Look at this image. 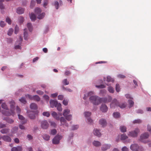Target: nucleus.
Returning <instances> with one entry per match:
<instances>
[{
    "label": "nucleus",
    "instance_id": "obj_1",
    "mask_svg": "<svg viewBox=\"0 0 151 151\" xmlns=\"http://www.w3.org/2000/svg\"><path fill=\"white\" fill-rule=\"evenodd\" d=\"M9 104L10 106V111L11 113L8 110H7V111L3 110L1 111L2 113L6 116H9L11 115H12V114H13L14 112V105L15 104L14 101L12 100L10 102Z\"/></svg>",
    "mask_w": 151,
    "mask_h": 151
},
{
    "label": "nucleus",
    "instance_id": "obj_2",
    "mask_svg": "<svg viewBox=\"0 0 151 151\" xmlns=\"http://www.w3.org/2000/svg\"><path fill=\"white\" fill-rule=\"evenodd\" d=\"M89 100L95 105H98L101 103V98L96 96H91L89 98Z\"/></svg>",
    "mask_w": 151,
    "mask_h": 151
},
{
    "label": "nucleus",
    "instance_id": "obj_3",
    "mask_svg": "<svg viewBox=\"0 0 151 151\" xmlns=\"http://www.w3.org/2000/svg\"><path fill=\"white\" fill-rule=\"evenodd\" d=\"M139 132V129L138 128H137L135 129L134 130L129 132L128 135L130 137H137Z\"/></svg>",
    "mask_w": 151,
    "mask_h": 151
},
{
    "label": "nucleus",
    "instance_id": "obj_4",
    "mask_svg": "<svg viewBox=\"0 0 151 151\" xmlns=\"http://www.w3.org/2000/svg\"><path fill=\"white\" fill-rule=\"evenodd\" d=\"M149 136L148 134L147 133H145L144 134H142L141 135L140 137V141L144 143H146L148 141H145V139H147Z\"/></svg>",
    "mask_w": 151,
    "mask_h": 151
},
{
    "label": "nucleus",
    "instance_id": "obj_5",
    "mask_svg": "<svg viewBox=\"0 0 151 151\" xmlns=\"http://www.w3.org/2000/svg\"><path fill=\"white\" fill-rule=\"evenodd\" d=\"M119 102L116 99H114L110 104V107L111 108H114L115 106H118Z\"/></svg>",
    "mask_w": 151,
    "mask_h": 151
},
{
    "label": "nucleus",
    "instance_id": "obj_6",
    "mask_svg": "<svg viewBox=\"0 0 151 151\" xmlns=\"http://www.w3.org/2000/svg\"><path fill=\"white\" fill-rule=\"evenodd\" d=\"M61 136L57 135L52 139V143L54 144H58L59 143L60 140L62 139Z\"/></svg>",
    "mask_w": 151,
    "mask_h": 151
},
{
    "label": "nucleus",
    "instance_id": "obj_7",
    "mask_svg": "<svg viewBox=\"0 0 151 151\" xmlns=\"http://www.w3.org/2000/svg\"><path fill=\"white\" fill-rule=\"evenodd\" d=\"M41 128L44 129H47L49 126V124L46 120H43L40 123Z\"/></svg>",
    "mask_w": 151,
    "mask_h": 151
},
{
    "label": "nucleus",
    "instance_id": "obj_8",
    "mask_svg": "<svg viewBox=\"0 0 151 151\" xmlns=\"http://www.w3.org/2000/svg\"><path fill=\"white\" fill-rule=\"evenodd\" d=\"M112 98L111 96H108L107 98H101V103L102 102L106 103L111 101Z\"/></svg>",
    "mask_w": 151,
    "mask_h": 151
},
{
    "label": "nucleus",
    "instance_id": "obj_9",
    "mask_svg": "<svg viewBox=\"0 0 151 151\" xmlns=\"http://www.w3.org/2000/svg\"><path fill=\"white\" fill-rule=\"evenodd\" d=\"M60 122L61 125H63V127H68V124L66 123V120L63 117H61L60 119Z\"/></svg>",
    "mask_w": 151,
    "mask_h": 151
},
{
    "label": "nucleus",
    "instance_id": "obj_10",
    "mask_svg": "<svg viewBox=\"0 0 151 151\" xmlns=\"http://www.w3.org/2000/svg\"><path fill=\"white\" fill-rule=\"evenodd\" d=\"M2 139L4 141L10 142H11L12 139L11 137L8 135H4L2 137Z\"/></svg>",
    "mask_w": 151,
    "mask_h": 151
},
{
    "label": "nucleus",
    "instance_id": "obj_11",
    "mask_svg": "<svg viewBox=\"0 0 151 151\" xmlns=\"http://www.w3.org/2000/svg\"><path fill=\"white\" fill-rule=\"evenodd\" d=\"M100 109L103 112H106L108 110V107L106 105L102 104L100 107Z\"/></svg>",
    "mask_w": 151,
    "mask_h": 151
},
{
    "label": "nucleus",
    "instance_id": "obj_12",
    "mask_svg": "<svg viewBox=\"0 0 151 151\" xmlns=\"http://www.w3.org/2000/svg\"><path fill=\"white\" fill-rule=\"evenodd\" d=\"M130 148L133 151H136L138 149L139 147L137 144H133L131 145Z\"/></svg>",
    "mask_w": 151,
    "mask_h": 151
},
{
    "label": "nucleus",
    "instance_id": "obj_13",
    "mask_svg": "<svg viewBox=\"0 0 151 151\" xmlns=\"http://www.w3.org/2000/svg\"><path fill=\"white\" fill-rule=\"evenodd\" d=\"M111 147V145L110 144H105L103 145L101 147V150L103 151L109 149Z\"/></svg>",
    "mask_w": 151,
    "mask_h": 151
},
{
    "label": "nucleus",
    "instance_id": "obj_14",
    "mask_svg": "<svg viewBox=\"0 0 151 151\" xmlns=\"http://www.w3.org/2000/svg\"><path fill=\"white\" fill-rule=\"evenodd\" d=\"M57 101L52 100H51L50 101V107L52 108H53L54 106L55 107L58 104Z\"/></svg>",
    "mask_w": 151,
    "mask_h": 151
},
{
    "label": "nucleus",
    "instance_id": "obj_15",
    "mask_svg": "<svg viewBox=\"0 0 151 151\" xmlns=\"http://www.w3.org/2000/svg\"><path fill=\"white\" fill-rule=\"evenodd\" d=\"M99 124L101 125L102 127H105L106 125V122L105 119H101L99 121Z\"/></svg>",
    "mask_w": 151,
    "mask_h": 151
},
{
    "label": "nucleus",
    "instance_id": "obj_16",
    "mask_svg": "<svg viewBox=\"0 0 151 151\" xmlns=\"http://www.w3.org/2000/svg\"><path fill=\"white\" fill-rule=\"evenodd\" d=\"M22 148L21 146H18L17 147H14L11 149V151H22Z\"/></svg>",
    "mask_w": 151,
    "mask_h": 151
},
{
    "label": "nucleus",
    "instance_id": "obj_17",
    "mask_svg": "<svg viewBox=\"0 0 151 151\" xmlns=\"http://www.w3.org/2000/svg\"><path fill=\"white\" fill-rule=\"evenodd\" d=\"M94 134L99 137H100L101 135V134L100 133L99 131L96 129H95L93 131Z\"/></svg>",
    "mask_w": 151,
    "mask_h": 151
},
{
    "label": "nucleus",
    "instance_id": "obj_18",
    "mask_svg": "<svg viewBox=\"0 0 151 151\" xmlns=\"http://www.w3.org/2000/svg\"><path fill=\"white\" fill-rule=\"evenodd\" d=\"M24 9L21 7L18 8L17 10V13L19 14H21L24 13Z\"/></svg>",
    "mask_w": 151,
    "mask_h": 151
},
{
    "label": "nucleus",
    "instance_id": "obj_19",
    "mask_svg": "<svg viewBox=\"0 0 151 151\" xmlns=\"http://www.w3.org/2000/svg\"><path fill=\"white\" fill-rule=\"evenodd\" d=\"M127 104L126 103H121L119 102L118 106L121 109L125 108L127 106Z\"/></svg>",
    "mask_w": 151,
    "mask_h": 151
},
{
    "label": "nucleus",
    "instance_id": "obj_20",
    "mask_svg": "<svg viewBox=\"0 0 151 151\" xmlns=\"http://www.w3.org/2000/svg\"><path fill=\"white\" fill-rule=\"evenodd\" d=\"M10 131L9 129L8 128H4L2 129L0 131V132L2 134H7Z\"/></svg>",
    "mask_w": 151,
    "mask_h": 151
},
{
    "label": "nucleus",
    "instance_id": "obj_21",
    "mask_svg": "<svg viewBox=\"0 0 151 151\" xmlns=\"http://www.w3.org/2000/svg\"><path fill=\"white\" fill-rule=\"evenodd\" d=\"M27 113L29 114L28 116L30 119H33L35 118V116L34 114L32 113H31V112L30 113H29V112L28 111H27Z\"/></svg>",
    "mask_w": 151,
    "mask_h": 151
},
{
    "label": "nucleus",
    "instance_id": "obj_22",
    "mask_svg": "<svg viewBox=\"0 0 151 151\" xmlns=\"http://www.w3.org/2000/svg\"><path fill=\"white\" fill-rule=\"evenodd\" d=\"M30 108L32 109L36 110L37 108V106L36 104L33 103L30 104Z\"/></svg>",
    "mask_w": 151,
    "mask_h": 151
},
{
    "label": "nucleus",
    "instance_id": "obj_23",
    "mask_svg": "<svg viewBox=\"0 0 151 151\" xmlns=\"http://www.w3.org/2000/svg\"><path fill=\"white\" fill-rule=\"evenodd\" d=\"M28 33L27 31V29H25L24 30V39L27 40L28 38Z\"/></svg>",
    "mask_w": 151,
    "mask_h": 151
},
{
    "label": "nucleus",
    "instance_id": "obj_24",
    "mask_svg": "<svg viewBox=\"0 0 151 151\" xmlns=\"http://www.w3.org/2000/svg\"><path fill=\"white\" fill-rule=\"evenodd\" d=\"M93 145L96 147H99L101 145V143L97 141H94L93 142Z\"/></svg>",
    "mask_w": 151,
    "mask_h": 151
},
{
    "label": "nucleus",
    "instance_id": "obj_25",
    "mask_svg": "<svg viewBox=\"0 0 151 151\" xmlns=\"http://www.w3.org/2000/svg\"><path fill=\"white\" fill-rule=\"evenodd\" d=\"M30 18L32 21H35L36 19V16L35 14L32 13L29 15Z\"/></svg>",
    "mask_w": 151,
    "mask_h": 151
},
{
    "label": "nucleus",
    "instance_id": "obj_26",
    "mask_svg": "<svg viewBox=\"0 0 151 151\" xmlns=\"http://www.w3.org/2000/svg\"><path fill=\"white\" fill-rule=\"evenodd\" d=\"M127 127L124 126H121L120 127V129L121 131L122 132H125L127 131Z\"/></svg>",
    "mask_w": 151,
    "mask_h": 151
},
{
    "label": "nucleus",
    "instance_id": "obj_27",
    "mask_svg": "<svg viewBox=\"0 0 151 151\" xmlns=\"http://www.w3.org/2000/svg\"><path fill=\"white\" fill-rule=\"evenodd\" d=\"M70 112V111L69 109H65L64 111V112L63 114V115L65 117L66 116L68 115V114H69Z\"/></svg>",
    "mask_w": 151,
    "mask_h": 151
},
{
    "label": "nucleus",
    "instance_id": "obj_28",
    "mask_svg": "<svg viewBox=\"0 0 151 151\" xmlns=\"http://www.w3.org/2000/svg\"><path fill=\"white\" fill-rule=\"evenodd\" d=\"M43 138L45 140L48 141L50 139V136L47 134H44L43 135Z\"/></svg>",
    "mask_w": 151,
    "mask_h": 151
},
{
    "label": "nucleus",
    "instance_id": "obj_29",
    "mask_svg": "<svg viewBox=\"0 0 151 151\" xmlns=\"http://www.w3.org/2000/svg\"><path fill=\"white\" fill-rule=\"evenodd\" d=\"M55 107H57V109L58 111H62V108L61 107V105L60 103H58V104H57V105H56Z\"/></svg>",
    "mask_w": 151,
    "mask_h": 151
},
{
    "label": "nucleus",
    "instance_id": "obj_30",
    "mask_svg": "<svg viewBox=\"0 0 151 151\" xmlns=\"http://www.w3.org/2000/svg\"><path fill=\"white\" fill-rule=\"evenodd\" d=\"M128 137L127 136L126 134H123L121 136V139L122 140H124L127 139Z\"/></svg>",
    "mask_w": 151,
    "mask_h": 151
},
{
    "label": "nucleus",
    "instance_id": "obj_31",
    "mask_svg": "<svg viewBox=\"0 0 151 151\" xmlns=\"http://www.w3.org/2000/svg\"><path fill=\"white\" fill-rule=\"evenodd\" d=\"M40 99L39 96L35 95L33 96V100H36L37 101H39L40 100Z\"/></svg>",
    "mask_w": 151,
    "mask_h": 151
},
{
    "label": "nucleus",
    "instance_id": "obj_32",
    "mask_svg": "<svg viewBox=\"0 0 151 151\" xmlns=\"http://www.w3.org/2000/svg\"><path fill=\"white\" fill-rule=\"evenodd\" d=\"M52 116L56 119L57 120H59V117H57V113L54 111L52 113Z\"/></svg>",
    "mask_w": 151,
    "mask_h": 151
},
{
    "label": "nucleus",
    "instance_id": "obj_33",
    "mask_svg": "<svg viewBox=\"0 0 151 151\" xmlns=\"http://www.w3.org/2000/svg\"><path fill=\"white\" fill-rule=\"evenodd\" d=\"M107 82H114V80L113 78H111L110 76H108L107 77Z\"/></svg>",
    "mask_w": 151,
    "mask_h": 151
},
{
    "label": "nucleus",
    "instance_id": "obj_34",
    "mask_svg": "<svg viewBox=\"0 0 151 151\" xmlns=\"http://www.w3.org/2000/svg\"><path fill=\"white\" fill-rule=\"evenodd\" d=\"M1 107L3 109H4L5 110H8V108L7 105L4 103H3L2 104Z\"/></svg>",
    "mask_w": 151,
    "mask_h": 151
},
{
    "label": "nucleus",
    "instance_id": "obj_35",
    "mask_svg": "<svg viewBox=\"0 0 151 151\" xmlns=\"http://www.w3.org/2000/svg\"><path fill=\"white\" fill-rule=\"evenodd\" d=\"M113 114L114 116L116 118H118L120 117V114L119 112H114Z\"/></svg>",
    "mask_w": 151,
    "mask_h": 151
},
{
    "label": "nucleus",
    "instance_id": "obj_36",
    "mask_svg": "<svg viewBox=\"0 0 151 151\" xmlns=\"http://www.w3.org/2000/svg\"><path fill=\"white\" fill-rule=\"evenodd\" d=\"M27 27L29 31L31 32L32 29V25L31 23H28L27 24Z\"/></svg>",
    "mask_w": 151,
    "mask_h": 151
},
{
    "label": "nucleus",
    "instance_id": "obj_37",
    "mask_svg": "<svg viewBox=\"0 0 151 151\" xmlns=\"http://www.w3.org/2000/svg\"><path fill=\"white\" fill-rule=\"evenodd\" d=\"M45 15V13H42L40 14L37 17V18L40 19H41L44 17Z\"/></svg>",
    "mask_w": 151,
    "mask_h": 151
},
{
    "label": "nucleus",
    "instance_id": "obj_38",
    "mask_svg": "<svg viewBox=\"0 0 151 151\" xmlns=\"http://www.w3.org/2000/svg\"><path fill=\"white\" fill-rule=\"evenodd\" d=\"M5 120L8 123L10 124L14 122V120L12 119L9 118H7Z\"/></svg>",
    "mask_w": 151,
    "mask_h": 151
},
{
    "label": "nucleus",
    "instance_id": "obj_39",
    "mask_svg": "<svg viewBox=\"0 0 151 151\" xmlns=\"http://www.w3.org/2000/svg\"><path fill=\"white\" fill-rule=\"evenodd\" d=\"M63 84L65 85H68L69 84V82L68 81L67 79H64L62 81Z\"/></svg>",
    "mask_w": 151,
    "mask_h": 151
},
{
    "label": "nucleus",
    "instance_id": "obj_40",
    "mask_svg": "<svg viewBox=\"0 0 151 151\" xmlns=\"http://www.w3.org/2000/svg\"><path fill=\"white\" fill-rule=\"evenodd\" d=\"M142 120L139 119H136L133 121V123L134 124H139L142 122Z\"/></svg>",
    "mask_w": 151,
    "mask_h": 151
},
{
    "label": "nucleus",
    "instance_id": "obj_41",
    "mask_svg": "<svg viewBox=\"0 0 151 151\" xmlns=\"http://www.w3.org/2000/svg\"><path fill=\"white\" fill-rule=\"evenodd\" d=\"M108 90L110 93H113L114 92V90L113 88L111 86H109L108 88Z\"/></svg>",
    "mask_w": 151,
    "mask_h": 151
},
{
    "label": "nucleus",
    "instance_id": "obj_42",
    "mask_svg": "<svg viewBox=\"0 0 151 151\" xmlns=\"http://www.w3.org/2000/svg\"><path fill=\"white\" fill-rule=\"evenodd\" d=\"M19 100L21 102L24 104L27 102L25 98L23 97H22L21 99H19Z\"/></svg>",
    "mask_w": 151,
    "mask_h": 151
},
{
    "label": "nucleus",
    "instance_id": "obj_43",
    "mask_svg": "<svg viewBox=\"0 0 151 151\" xmlns=\"http://www.w3.org/2000/svg\"><path fill=\"white\" fill-rule=\"evenodd\" d=\"M41 12V10L40 8H37L35 9V12L36 14H38Z\"/></svg>",
    "mask_w": 151,
    "mask_h": 151
},
{
    "label": "nucleus",
    "instance_id": "obj_44",
    "mask_svg": "<svg viewBox=\"0 0 151 151\" xmlns=\"http://www.w3.org/2000/svg\"><path fill=\"white\" fill-rule=\"evenodd\" d=\"M128 102L129 103L130 105L129 107V108L132 107L134 104V102L132 100H129L128 101Z\"/></svg>",
    "mask_w": 151,
    "mask_h": 151
},
{
    "label": "nucleus",
    "instance_id": "obj_45",
    "mask_svg": "<svg viewBox=\"0 0 151 151\" xmlns=\"http://www.w3.org/2000/svg\"><path fill=\"white\" fill-rule=\"evenodd\" d=\"M14 30L12 28H10L9 30H8V32L7 34L9 36H11Z\"/></svg>",
    "mask_w": 151,
    "mask_h": 151
},
{
    "label": "nucleus",
    "instance_id": "obj_46",
    "mask_svg": "<svg viewBox=\"0 0 151 151\" xmlns=\"http://www.w3.org/2000/svg\"><path fill=\"white\" fill-rule=\"evenodd\" d=\"M116 91L118 92L120 90V86L118 84H116Z\"/></svg>",
    "mask_w": 151,
    "mask_h": 151
},
{
    "label": "nucleus",
    "instance_id": "obj_47",
    "mask_svg": "<svg viewBox=\"0 0 151 151\" xmlns=\"http://www.w3.org/2000/svg\"><path fill=\"white\" fill-rule=\"evenodd\" d=\"M91 114V112H85L84 113V115L86 117H88L89 116H90Z\"/></svg>",
    "mask_w": 151,
    "mask_h": 151
},
{
    "label": "nucleus",
    "instance_id": "obj_48",
    "mask_svg": "<svg viewBox=\"0 0 151 151\" xmlns=\"http://www.w3.org/2000/svg\"><path fill=\"white\" fill-rule=\"evenodd\" d=\"M65 119L68 121H70L72 119V116L71 115H68L65 117Z\"/></svg>",
    "mask_w": 151,
    "mask_h": 151
},
{
    "label": "nucleus",
    "instance_id": "obj_49",
    "mask_svg": "<svg viewBox=\"0 0 151 151\" xmlns=\"http://www.w3.org/2000/svg\"><path fill=\"white\" fill-rule=\"evenodd\" d=\"M57 133V131L55 129H53L51 130L50 134L53 135H55Z\"/></svg>",
    "mask_w": 151,
    "mask_h": 151
},
{
    "label": "nucleus",
    "instance_id": "obj_50",
    "mask_svg": "<svg viewBox=\"0 0 151 151\" xmlns=\"http://www.w3.org/2000/svg\"><path fill=\"white\" fill-rule=\"evenodd\" d=\"M62 88L64 90H65L67 91H68L70 92H72V90L69 88H65L64 86L62 87Z\"/></svg>",
    "mask_w": 151,
    "mask_h": 151
},
{
    "label": "nucleus",
    "instance_id": "obj_51",
    "mask_svg": "<svg viewBox=\"0 0 151 151\" xmlns=\"http://www.w3.org/2000/svg\"><path fill=\"white\" fill-rule=\"evenodd\" d=\"M96 87L97 88H105L106 86L104 85L101 84L100 85H96Z\"/></svg>",
    "mask_w": 151,
    "mask_h": 151
},
{
    "label": "nucleus",
    "instance_id": "obj_52",
    "mask_svg": "<svg viewBox=\"0 0 151 151\" xmlns=\"http://www.w3.org/2000/svg\"><path fill=\"white\" fill-rule=\"evenodd\" d=\"M48 3V0H44L43 6L45 8H46V6L47 5Z\"/></svg>",
    "mask_w": 151,
    "mask_h": 151
},
{
    "label": "nucleus",
    "instance_id": "obj_53",
    "mask_svg": "<svg viewBox=\"0 0 151 151\" xmlns=\"http://www.w3.org/2000/svg\"><path fill=\"white\" fill-rule=\"evenodd\" d=\"M35 2L34 1H32L31 2V4L30 6V7L32 8H33L35 6Z\"/></svg>",
    "mask_w": 151,
    "mask_h": 151
},
{
    "label": "nucleus",
    "instance_id": "obj_54",
    "mask_svg": "<svg viewBox=\"0 0 151 151\" xmlns=\"http://www.w3.org/2000/svg\"><path fill=\"white\" fill-rule=\"evenodd\" d=\"M43 116H46L47 117L49 116L50 114L48 112H44L43 113Z\"/></svg>",
    "mask_w": 151,
    "mask_h": 151
},
{
    "label": "nucleus",
    "instance_id": "obj_55",
    "mask_svg": "<svg viewBox=\"0 0 151 151\" xmlns=\"http://www.w3.org/2000/svg\"><path fill=\"white\" fill-rule=\"evenodd\" d=\"M19 30V28L17 25H16L15 27L14 33L15 34H17Z\"/></svg>",
    "mask_w": 151,
    "mask_h": 151
},
{
    "label": "nucleus",
    "instance_id": "obj_56",
    "mask_svg": "<svg viewBox=\"0 0 151 151\" xmlns=\"http://www.w3.org/2000/svg\"><path fill=\"white\" fill-rule=\"evenodd\" d=\"M54 5L56 9H58V8L59 3L58 1H56L55 2Z\"/></svg>",
    "mask_w": 151,
    "mask_h": 151
},
{
    "label": "nucleus",
    "instance_id": "obj_57",
    "mask_svg": "<svg viewBox=\"0 0 151 151\" xmlns=\"http://www.w3.org/2000/svg\"><path fill=\"white\" fill-rule=\"evenodd\" d=\"M19 21L20 23H22L24 21V18L22 17H20L19 18Z\"/></svg>",
    "mask_w": 151,
    "mask_h": 151
},
{
    "label": "nucleus",
    "instance_id": "obj_58",
    "mask_svg": "<svg viewBox=\"0 0 151 151\" xmlns=\"http://www.w3.org/2000/svg\"><path fill=\"white\" fill-rule=\"evenodd\" d=\"M6 21L9 24H10L11 23V21L9 18L7 17L6 18Z\"/></svg>",
    "mask_w": 151,
    "mask_h": 151
},
{
    "label": "nucleus",
    "instance_id": "obj_59",
    "mask_svg": "<svg viewBox=\"0 0 151 151\" xmlns=\"http://www.w3.org/2000/svg\"><path fill=\"white\" fill-rule=\"evenodd\" d=\"M36 93H37L40 95H42L44 94V92L40 90L37 91Z\"/></svg>",
    "mask_w": 151,
    "mask_h": 151
},
{
    "label": "nucleus",
    "instance_id": "obj_60",
    "mask_svg": "<svg viewBox=\"0 0 151 151\" xmlns=\"http://www.w3.org/2000/svg\"><path fill=\"white\" fill-rule=\"evenodd\" d=\"M0 24L1 27H3L5 26V23L3 21H1L0 23Z\"/></svg>",
    "mask_w": 151,
    "mask_h": 151
},
{
    "label": "nucleus",
    "instance_id": "obj_61",
    "mask_svg": "<svg viewBox=\"0 0 151 151\" xmlns=\"http://www.w3.org/2000/svg\"><path fill=\"white\" fill-rule=\"evenodd\" d=\"M26 97L28 98L29 99L33 100V96H32L31 95L27 94L26 96Z\"/></svg>",
    "mask_w": 151,
    "mask_h": 151
},
{
    "label": "nucleus",
    "instance_id": "obj_62",
    "mask_svg": "<svg viewBox=\"0 0 151 151\" xmlns=\"http://www.w3.org/2000/svg\"><path fill=\"white\" fill-rule=\"evenodd\" d=\"M68 101L67 100H64L63 101V104L65 106H66L68 105Z\"/></svg>",
    "mask_w": 151,
    "mask_h": 151
},
{
    "label": "nucleus",
    "instance_id": "obj_63",
    "mask_svg": "<svg viewBox=\"0 0 151 151\" xmlns=\"http://www.w3.org/2000/svg\"><path fill=\"white\" fill-rule=\"evenodd\" d=\"M78 127V126L77 125L73 126L72 127V129L73 130H75L77 129Z\"/></svg>",
    "mask_w": 151,
    "mask_h": 151
},
{
    "label": "nucleus",
    "instance_id": "obj_64",
    "mask_svg": "<svg viewBox=\"0 0 151 151\" xmlns=\"http://www.w3.org/2000/svg\"><path fill=\"white\" fill-rule=\"evenodd\" d=\"M122 151H128V149L126 147H123L122 149Z\"/></svg>",
    "mask_w": 151,
    "mask_h": 151
}]
</instances>
